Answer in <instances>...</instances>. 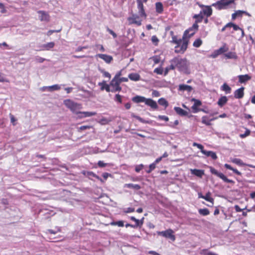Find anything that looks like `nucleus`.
I'll return each mask as SVG.
<instances>
[{"mask_svg": "<svg viewBox=\"0 0 255 255\" xmlns=\"http://www.w3.org/2000/svg\"><path fill=\"white\" fill-rule=\"evenodd\" d=\"M173 62L176 63V68L179 71L188 73V64L186 59L174 57Z\"/></svg>", "mask_w": 255, "mask_h": 255, "instance_id": "nucleus-1", "label": "nucleus"}, {"mask_svg": "<svg viewBox=\"0 0 255 255\" xmlns=\"http://www.w3.org/2000/svg\"><path fill=\"white\" fill-rule=\"evenodd\" d=\"M64 104L73 113H76L77 114H79V113L78 111L82 109L81 104L75 103L70 99L65 100L64 101Z\"/></svg>", "mask_w": 255, "mask_h": 255, "instance_id": "nucleus-2", "label": "nucleus"}, {"mask_svg": "<svg viewBox=\"0 0 255 255\" xmlns=\"http://www.w3.org/2000/svg\"><path fill=\"white\" fill-rule=\"evenodd\" d=\"M234 2V0H220L213 3L211 6L215 7L218 10L226 9L227 6Z\"/></svg>", "mask_w": 255, "mask_h": 255, "instance_id": "nucleus-3", "label": "nucleus"}, {"mask_svg": "<svg viewBox=\"0 0 255 255\" xmlns=\"http://www.w3.org/2000/svg\"><path fill=\"white\" fill-rule=\"evenodd\" d=\"M198 25L196 23H193L192 26L186 30L183 35V39L185 38H189L193 36L195 33L196 31L198 29Z\"/></svg>", "mask_w": 255, "mask_h": 255, "instance_id": "nucleus-4", "label": "nucleus"}, {"mask_svg": "<svg viewBox=\"0 0 255 255\" xmlns=\"http://www.w3.org/2000/svg\"><path fill=\"white\" fill-rule=\"evenodd\" d=\"M209 168H210V171L212 174H214L216 176L219 177V178L222 179L225 182L229 183H231V184L235 183L234 181L227 178V177L224 174H223L222 173L218 172L214 168L210 166L209 167Z\"/></svg>", "mask_w": 255, "mask_h": 255, "instance_id": "nucleus-5", "label": "nucleus"}, {"mask_svg": "<svg viewBox=\"0 0 255 255\" xmlns=\"http://www.w3.org/2000/svg\"><path fill=\"white\" fill-rule=\"evenodd\" d=\"M157 234L166 238L170 239L172 241L175 240V237L173 235V231L171 229H168L164 231L158 232Z\"/></svg>", "mask_w": 255, "mask_h": 255, "instance_id": "nucleus-6", "label": "nucleus"}, {"mask_svg": "<svg viewBox=\"0 0 255 255\" xmlns=\"http://www.w3.org/2000/svg\"><path fill=\"white\" fill-rule=\"evenodd\" d=\"M128 20L130 24H136L138 26L141 24V20L139 19V17L136 14H132L131 16L128 18Z\"/></svg>", "mask_w": 255, "mask_h": 255, "instance_id": "nucleus-7", "label": "nucleus"}, {"mask_svg": "<svg viewBox=\"0 0 255 255\" xmlns=\"http://www.w3.org/2000/svg\"><path fill=\"white\" fill-rule=\"evenodd\" d=\"M187 38H185L184 39H183V38H182L181 39L182 41H183L182 44L181 46L180 47L179 49L176 48V49L175 50V52L176 53H178L181 52L183 53L187 49L188 44V42H189V40H188V39H187Z\"/></svg>", "mask_w": 255, "mask_h": 255, "instance_id": "nucleus-8", "label": "nucleus"}, {"mask_svg": "<svg viewBox=\"0 0 255 255\" xmlns=\"http://www.w3.org/2000/svg\"><path fill=\"white\" fill-rule=\"evenodd\" d=\"M37 12L39 14L38 17L41 21L48 22L50 20V16L48 12L43 10H39Z\"/></svg>", "mask_w": 255, "mask_h": 255, "instance_id": "nucleus-9", "label": "nucleus"}, {"mask_svg": "<svg viewBox=\"0 0 255 255\" xmlns=\"http://www.w3.org/2000/svg\"><path fill=\"white\" fill-rule=\"evenodd\" d=\"M192 101L194 102L193 105L191 107L192 112L194 113H197L199 112V108L198 107L201 106L202 102L199 100H197L194 98H193Z\"/></svg>", "mask_w": 255, "mask_h": 255, "instance_id": "nucleus-10", "label": "nucleus"}, {"mask_svg": "<svg viewBox=\"0 0 255 255\" xmlns=\"http://www.w3.org/2000/svg\"><path fill=\"white\" fill-rule=\"evenodd\" d=\"M104 60L107 63H110L113 60V58L112 56L105 54H98L96 56Z\"/></svg>", "mask_w": 255, "mask_h": 255, "instance_id": "nucleus-11", "label": "nucleus"}, {"mask_svg": "<svg viewBox=\"0 0 255 255\" xmlns=\"http://www.w3.org/2000/svg\"><path fill=\"white\" fill-rule=\"evenodd\" d=\"M145 104L150 107L152 109L156 110L158 108L156 102L151 99H146Z\"/></svg>", "mask_w": 255, "mask_h": 255, "instance_id": "nucleus-12", "label": "nucleus"}, {"mask_svg": "<svg viewBox=\"0 0 255 255\" xmlns=\"http://www.w3.org/2000/svg\"><path fill=\"white\" fill-rule=\"evenodd\" d=\"M193 90V88L189 85L185 84H180L178 87V90L180 91H187L188 93L191 92Z\"/></svg>", "mask_w": 255, "mask_h": 255, "instance_id": "nucleus-13", "label": "nucleus"}, {"mask_svg": "<svg viewBox=\"0 0 255 255\" xmlns=\"http://www.w3.org/2000/svg\"><path fill=\"white\" fill-rule=\"evenodd\" d=\"M244 88L241 87L237 90H236L234 92V97L236 99H241L244 97Z\"/></svg>", "mask_w": 255, "mask_h": 255, "instance_id": "nucleus-14", "label": "nucleus"}, {"mask_svg": "<svg viewBox=\"0 0 255 255\" xmlns=\"http://www.w3.org/2000/svg\"><path fill=\"white\" fill-rule=\"evenodd\" d=\"M174 110L176 113L180 116L183 117L188 116V112L183 110L180 107H175Z\"/></svg>", "mask_w": 255, "mask_h": 255, "instance_id": "nucleus-15", "label": "nucleus"}, {"mask_svg": "<svg viewBox=\"0 0 255 255\" xmlns=\"http://www.w3.org/2000/svg\"><path fill=\"white\" fill-rule=\"evenodd\" d=\"M190 171L192 174L195 175L197 177L201 178L203 175L204 174V171L203 170L201 169H190Z\"/></svg>", "mask_w": 255, "mask_h": 255, "instance_id": "nucleus-16", "label": "nucleus"}, {"mask_svg": "<svg viewBox=\"0 0 255 255\" xmlns=\"http://www.w3.org/2000/svg\"><path fill=\"white\" fill-rule=\"evenodd\" d=\"M202 153L207 156H210L214 160H215L217 158L216 153L213 151H207L203 149V151H202Z\"/></svg>", "mask_w": 255, "mask_h": 255, "instance_id": "nucleus-17", "label": "nucleus"}, {"mask_svg": "<svg viewBox=\"0 0 255 255\" xmlns=\"http://www.w3.org/2000/svg\"><path fill=\"white\" fill-rule=\"evenodd\" d=\"M193 18L195 19V21L194 23L198 24V23L201 22L203 20L204 16L202 14V11H200V13L194 14L193 16Z\"/></svg>", "mask_w": 255, "mask_h": 255, "instance_id": "nucleus-18", "label": "nucleus"}, {"mask_svg": "<svg viewBox=\"0 0 255 255\" xmlns=\"http://www.w3.org/2000/svg\"><path fill=\"white\" fill-rule=\"evenodd\" d=\"M146 99L144 97L137 95L132 98V101L135 103H145Z\"/></svg>", "mask_w": 255, "mask_h": 255, "instance_id": "nucleus-19", "label": "nucleus"}, {"mask_svg": "<svg viewBox=\"0 0 255 255\" xmlns=\"http://www.w3.org/2000/svg\"><path fill=\"white\" fill-rule=\"evenodd\" d=\"M211 193L210 192H208L206 193L205 195L203 196L204 198H202V199H205L207 201H208L211 203V205H208V206L209 207H211L214 204V199L212 197H211Z\"/></svg>", "mask_w": 255, "mask_h": 255, "instance_id": "nucleus-20", "label": "nucleus"}, {"mask_svg": "<svg viewBox=\"0 0 255 255\" xmlns=\"http://www.w3.org/2000/svg\"><path fill=\"white\" fill-rule=\"evenodd\" d=\"M201 11H202V14L203 13L204 15H206L207 17L210 16L212 14V9L211 6H205V8Z\"/></svg>", "mask_w": 255, "mask_h": 255, "instance_id": "nucleus-21", "label": "nucleus"}, {"mask_svg": "<svg viewBox=\"0 0 255 255\" xmlns=\"http://www.w3.org/2000/svg\"><path fill=\"white\" fill-rule=\"evenodd\" d=\"M128 78L133 81H137L140 80V75L136 73H132L128 75Z\"/></svg>", "mask_w": 255, "mask_h": 255, "instance_id": "nucleus-22", "label": "nucleus"}, {"mask_svg": "<svg viewBox=\"0 0 255 255\" xmlns=\"http://www.w3.org/2000/svg\"><path fill=\"white\" fill-rule=\"evenodd\" d=\"M124 188H132L136 190H139L141 188V187L138 184H134L132 183H127L125 184L124 186Z\"/></svg>", "mask_w": 255, "mask_h": 255, "instance_id": "nucleus-23", "label": "nucleus"}, {"mask_svg": "<svg viewBox=\"0 0 255 255\" xmlns=\"http://www.w3.org/2000/svg\"><path fill=\"white\" fill-rule=\"evenodd\" d=\"M238 77L239 82L241 83H245L251 79V77L248 74L239 75Z\"/></svg>", "mask_w": 255, "mask_h": 255, "instance_id": "nucleus-24", "label": "nucleus"}, {"mask_svg": "<svg viewBox=\"0 0 255 255\" xmlns=\"http://www.w3.org/2000/svg\"><path fill=\"white\" fill-rule=\"evenodd\" d=\"M137 8L138 9V13L140 16L145 17L146 16L143 8L142 3H137Z\"/></svg>", "mask_w": 255, "mask_h": 255, "instance_id": "nucleus-25", "label": "nucleus"}, {"mask_svg": "<svg viewBox=\"0 0 255 255\" xmlns=\"http://www.w3.org/2000/svg\"><path fill=\"white\" fill-rule=\"evenodd\" d=\"M79 114L82 115V116H80L81 118L90 117L95 116L97 114L96 112H79Z\"/></svg>", "mask_w": 255, "mask_h": 255, "instance_id": "nucleus-26", "label": "nucleus"}, {"mask_svg": "<svg viewBox=\"0 0 255 255\" xmlns=\"http://www.w3.org/2000/svg\"><path fill=\"white\" fill-rule=\"evenodd\" d=\"M98 84L99 86H101V90H106L108 92L111 91L109 86L106 83L105 81H103L102 82H100Z\"/></svg>", "mask_w": 255, "mask_h": 255, "instance_id": "nucleus-27", "label": "nucleus"}, {"mask_svg": "<svg viewBox=\"0 0 255 255\" xmlns=\"http://www.w3.org/2000/svg\"><path fill=\"white\" fill-rule=\"evenodd\" d=\"M156 11L158 13H162L163 11V4L161 2H157L155 3Z\"/></svg>", "mask_w": 255, "mask_h": 255, "instance_id": "nucleus-28", "label": "nucleus"}, {"mask_svg": "<svg viewBox=\"0 0 255 255\" xmlns=\"http://www.w3.org/2000/svg\"><path fill=\"white\" fill-rule=\"evenodd\" d=\"M172 41H171L172 43H173L174 44H177V46H175V49L176 48H179V45L182 42V39H178L177 38V37L175 35H173L172 37Z\"/></svg>", "mask_w": 255, "mask_h": 255, "instance_id": "nucleus-29", "label": "nucleus"}, {"mask_svg": "<svg viewBox=\"0 0 255 255\" xmlns=\"http://www.w3.org/2000/svg\"><path fill=\"white\" fill-rule=\"evenodd\" d=\"M227 101L228 99L227 97L222 96L219 99L218 101V104L220 107H222L224 105L226 104Z\"/></svg>", "mask_w": 255, "mask_h": 255, "instance_id": "nucleus-30", "label": "nucleus"}, {"mask_svg": "<svg viewBox=\"0 0 255 255\" xmlns=\"http://www.w3.org/2000/svg\"><path fill=\"white\" fill-rule=\"evenodd\" d=\"M43 88H47L48 91H57L60 89L61 87L60 85L58 84H55L52 86H45L43 87Z\"/></svg>", "mask_w": 255, "mask_h": 255, "instance_id": "nucleus-31", "label": "nucleus"}, {"mask_svg": "<svg viewBox=\"0 0 255 255\" xmlns=\"http://www.w3.org/2000/svg\"><path fill=\"white\" fill-rule=\"evenodd\" d=\"M115 81L113 82V80L111 81L110 85L114 87V88L111 90L112 92H115L117 91H120L122 90V88L120 86V85H116L115 84Z\"/></svg>", "mask_w": 255, "mask_h": 255, "instance_id": "nucleus-32", "label": "nucleus"}, {"mask_svg": "<svg viewBox=\"0 0 255 255\" xmlns=\"http://www.w3.org/2000/svg\"><path fill=\"white\" fill-rule=\"evenodd\" d=\"M225 57L228 59H237L238 56L235 52H229L225 54Z\"/></svg>", "mask_w": 255, "mask_h": 255, "instance_id": "nucleus-33", "label": "nucleus"}, {"mask_svg": "<svg viewBox=\"0 0 255 255\" xmlns=\"http://www.w3.org/2000/svg\"><path fill=\"white\" fill-rule=\"evenodd\" d=\"M243 12H245L244 10H238L236 11L232 14V19L234 20L237 16H242Z\"/></svg>", "mask_w": 255, "mask_h": 255, "instance_id": "nucleus-34", "label": "nucleus"}, {"mask_svg": "<svg viewBox=\"0 0 255 255\" xmlns=\"http://www.w3.org/2000/svg\"><path fill=\"white\" fill-rule=\"evenodd\" d=\"M221 89L225 91L226 94H230L231 92V88L227 83H224L222 86Z\"/></svg>", "mask_w": 255, "mask_h": 255, "instance_id": "nucleus-35", "label": "nucleus"}, {"mask_svg": "<svg viewBox=\"0 0 255 255\" xmlns=\"http://www.w3.org/2000/svg\"><path fill=\"white\" fill-rule=\"evenodd\" d=\"M214 119H215L214 118H213V119L210 120L209 121H208V120H208L207 116H203L202 118V123L207 126H211V124L210 122L213 121Z\"/></svg>", "mask_w": 255, "mask_h": 255, "instance_id": "nucleus-36", "label": "nucleus"}, {"mask_svg": "<svg viewBox=\"0 0 255 255\" xmlns=\"http://www.w3.org/2000/svg\"><path fill=\"white\" fill-rule=\"evenodd\" d=\"M131 116L132 117L135 118L137 120H138L140 122L143 123V124H150L151 122L150 121H146V120L143 119L142 118H141V117H140L139 116H136V115H134V114H132Z\"/></svg>", "mask_w": 255, "mask_h": 255, "instance_id": "nucleus-37", "label": "nucleus"}, {"mask_svg": "<svg viewBox=\"0 0 255 255\" xmlns=\"http://www.w3.org/2000/svg\"><path fill=\"white\" fill-rule=\"evenodd\" d=\"M158 103L160 105L164 106L165 108L168 106V102L163 98L159 99L158 101Z\"/></svg>", "mask_w": 255, "mask_h": 255, "instance_id": "nucleus-38", "label": "nucleus"}, {"mask_svg": "<svg viewBox=\"0 0 255 255\" xmlns=\"http://www.w3.org/2000/svg\"><path fill=\"white\" fill-rule=\"evenodd\" d=\"M54 45L55 43L54 42H50L46 44H43V47L46 50H49L51 48H53Z\"/></svg>", "mask_w": 255, "mask_h": 255, "instance_id": "nucleus-39", "label": "nucleus"}, {"mask_svg": "<svg viewBox=\"0 0 255 255\" xmlns=\"http://www.w3.org/2000/svg\"><path fill=\"white\" fill-rule=\"evenodd\" d=\"M233 28L234 30H239L241 31V35L240 38H242L244 36L245 33H244V31L243 29H242L241 28H240L238 25L234 23Z\"/></svg>", "mask_w": 255, "mask_h": 255, "instance_id": "nucleus-40", "label": "nucleus"}, {"mask_svg": "<svg viewBox=\"0 0 255 255\" xmlns=\"http://www.w3.org/2000/svg\"><path fill=\"white\" fill-rule=\"evenodd\" d=\"M128 78L126 77L118 78L115 81V84L116 85H120L123 82H128Z\"/></svg>", "mask_w": 255, "mask_h": 255, "instance_id": "nucleus-41", "label": "nucleus"}, {"mask_svg": "<svg viewBox=\"0 0 255 255\" xmlns=\"http://www.w3.org/2000/svg\"><path fill=\"white\" fill-rule=\"evenodd\" d=\"M199 213L203 216H207L209 214V210L207 208L200 209L198 211Z\"/></svg>", "mask_w": 255, "mask_h": 255, "instance_id": "nucleus-42", "label": "nucleus"}, {"mask_svg": "<svg viewBox=\"0 0 255 255\" xmlns=\"http://www.w3.org/2000/svg\"><path fill=\"white\" fill-rule=\"evenodd\" d=\"M110 225L112 226H118L119 227H123L124 226L123 221H119L117 222L113 221L110 223Z\"/></svg>", "mask_w": 255, "mask_h": 255, "instance_id": "nucleus-43", "label": "nucleus"}, {"mask_svg": "<svg viewBox=\"0 0 255 255\" xmlns=\"http://www.w3.org/2000/svg\"><path fill=\"white\" fill-rule=\"evenodd\" d=\"M202 43V40L200 38H198V39H197L193 42V45L195 47H197H197H199L201 45Z\"/></svg>", "mask_w": 255, "mask_h": 255, "instance_id": "nucleus-44", "label": "nucleus"}, {"mask_svg": "<svg viewBox=\"0 0 255 255\" xmlns=\"http://www.w3.org/2000/svg\"><path fill=\"white\" fill-rule=\"evenodd\" d=\"M99 71L103 74L104 77L109 78V79L111 78V74L109 72L105 71L104 69L100 68H99Z\"/></svg>", "mask_w": 255, "mask_h": 255, "instance_id": "nucleus-45", "label": "nucleus"}, {"mask_svg": "<svg viewBox=\"0 0 255 255\" xmlns=\"http://www.w3.org/2000/svg\"><path fill=\"white\" fill-rule=\"evenodd\" d=\"M201 254L203 255H218L217 254L214 253L208 252V250L206 249L202 250Z\"/></svg>", "mask_w": 255, "mask_h": 255, "instance_id": "nucleus-46", "label": "nucleus"}, {"mask_svg": "<svg viewBox=\"0 0 255 255\" xmlns=\"http://www.w3.org/2000/svg\"><path fill=\"white\" fill-rule=\"evenodd\" d=\"M228 48L224 46L220 47L219 49L216 50L217 54H221L226 51H227Z\"/></svg>", "mask_w": 255, "mask_h": 255, "instance_id": "nucleus-47", "label": "nucleus"}, {"mask_svg": "<svg viewBox=\"0 0 255 255\" xmlns=\"http://www.w3.org/2000/svg\"><path fill=\"white\" fill-rule=\"evenodd\" d=\"M150 59L153 60V61L154 62V63L155 64H158V63H159V62L160 61V58L158 55L154 56L151 57Z\"/></svg>", "mask_w": 255, "mask_h": 255, "instance_id": "nucleus-48", "label": "nucleus"}, {"mask_svg": "<svg viewBox=\"0 0 255 255\" xmlns=\"http://www.w3.org/2000/svg\"><path fill=\"white\" fill-rule=\"evenodd\" d=\"M173 61H174V58L171 59L170 61V66H169L168 67L170 70H174L176 68V63H174V62H173Z\"/></svg>", "mask_w": 255, "mask_h": 255, "instance_id": "nucleus-49", "label": "nucleus"}, {"mask_svg": "<svg viewBox=\"0 0 255 255\" xmlns=\"http://www.w3.org/2000/svg\"><path fill=\"white\" fill-rule=\"evenodd\" d=\"M83 174L86 176H87L88 177H90L91 176H92V177H94V176L95 175V173H94L92 171H83Z\"/></svg>", "mask_w": 255, "mask_h": 255, "instance_id": "nucleus-50", "label": "nucleus"}, {"mask_svg": "<svg viewBox=\"0 0 255 255\" xmlns=\"http://www.w3.org/2000/svg\"><path fill=\"white\" fill-rule=\"evenodd\" d=\"M251 133V131L249 129H246V131L243 134H240V137L242 138H245L247 136L249 135Z\"/></svg>", "mask_w": 255, "mask_h": 255, "instance_id": "nucleus-51", "label": "nucleus"}, {"mask_svg": "<svg viewBox=\"0 0 255 255\" xmlns=\"http://www.w3.org/2000/svg\"><path fill=\"white\" fill-rule=\"evenodd\" d=\"M151 41L155 45H157L159 42V40L155 35H153L151 37Z\"/></svg>", "mask_w": 255, "mask_h": 255, "instance_id": "nucleus-52", "label": "nucleus"}, {"mask_svg": "<svg viewBox=\"0 0 255 255\" xmlns=\"http://www.w3.org/2000/svg\"><path fill=\"white\" fill-rule=\"evenodd\" d=\"M115 101L120 103H122V96L119 94H116L114 98Z\"/></svg>", "mask_w": 255, "mask_h": 255, "instance_id": "nucleus-53", "label": "nucleus"}, {"mask_svg": "<svg viewBox=\"0 0 255 255\" xmlns=\"http://www.w3.org/2000/svg\"><path fill=\"white\" fill-rule=\"evenodd\" d=\"M193 146L197 147L199 149H200L201 150V152H202V151H203V150L204 149V147L202 144L196 143V142H194L193 143Z\"/></svg>", "mask_w": 255, "mask_h": 255, "instance_id": "nucleus-54", "label": "nucleus"}, {"mask_svg": "<svg viewBox=\"0 0 255 255\" xmlns=\"http://www.w3.org/2000/svg\"><path fill=\"white\" fill-rule=\"evenodd\" d=\"M8 80H7L3 75L0 72V82H8Z\"/></svg>", "mask_w": 255, "mask_h": 255, "instance_id": "nucleus-55", "label": "nucleus"}, {"mask_svg": "<svg viewBox=\"0 0 255 255\" xmlns=\"http://www.w3.org/2000/svg\"><path fill=\"white\" fill-rule=\"evenodd\" d=\"M143 167V165L142 164L137 165L135 166V171L136 172H139L142 169Z\"/></svg>", "mask_w": 255, "mask_h": 255, "instance_id": "nucleus-56", "label": "nucleus"}, {"mask_svg": "<svg viewBox=\"0 0 255 255\" xmlns=\"http://www.w3.org/2000/svg\"><path fill=\"white\" fill-rule=\"evenodd\" d=\"M158 119L159 120H164L166 122H167L169 121L168 117L167 116H165L159 115L158 116Z\"/></svg>", "mask_w": 255, "mask_h": 255, "instance_id": "nucleus-57", "label": "nucleus"}, {"mask_svg": "<svg viewBox=\"0 0 255 255\" xmlns=\"http://www.w3.org/2000/svg\"><path fill=\"white\" fill-rule=\"evenodd\" d=\"M107 31H108L109 32V33H110L111 34H112L113 35L114 38L117 37V34L114 31H113L112 29H110L109 27H107Z\"/></svg>", "mask_w": 255, "mask_h": 255, "instance_id": "nucleus-58", "label": "nucleus"}, {"mask_svg": "<svg viewBox=\"0 0 255 255\" xmlns=\"http://www.w3.org/2000/svg\"><path fill=\"white\" fill-rule=\"evenodd\" d=\"M233 161L234 163H235L238 165H242L243 164L242 161L240 159H239V158H235L233 160Z\"/></svg>", "mask_w": 255, "mask_h": 255, "instance_id": "nucleus-59", "label": "nucleus"}, {"mask_svg": "<svg viewBox=\"0 0 255 255\" xmlns=\"http://www.w3.org/2000/svg\"><path fill=\"white\" fill-rule=\"evenodd\" d=\"M92 128V127L90 126H82L79 128V129L81 130H86L87 129H90Z\"/></svg>", "mask_w": 255, "mask_h": 255, "instance_id": "nucleus-60", "label": "nucleus"}, {"mask_svg": "<svg viewBox=\"0 0 255 255\" xmlns=\"http://www.w3.org/2000/svg\"><path fill=\"white\" fill-rule=\"evenodd\" d=\"M61 29H60L59 30H49L48 32H47V35H50L51 34H52L54 32H59L60 31H61Z\"/></svg>", "mask_w": 255, "mask_h": 255, "instance_id": "nucleus-61", "label": "nucleus"}, {"mask_svg": "<svg viewBox=\"0 0 255 255\" xmlns=\"http://www.w3.org/2000/svg\"><path fill=\"white\" fill-rule=\"evenodd\" d=\"M152 95L153 97H158L160 96V94L158 91L156 90H153L152 93Z\"/></svg>", "mask_w": 255, "mask_h": 255, "instance_id": "nucleus-62", "label": "nucleus"}, {"mask_svg": "<svg viewBox=\"0 0 255 255\" xmlns=\"http://www.w3.org/2000/svg\"><path fill=\"white\" fill-rule=\"evenodd\" d=\"M107 163H104L103 161H99L98 162V165L100 167H104L107 165Z\"/></svg>", "mask_w": 255, "mask_h": 255, "instance_id": "nucleus-63", "label": "nucleus"}, {"mask_svg": "<svg viewBox=\"0 0 255 255\" xmlns=\"http://www.w3.org/2000/svg\"><path fill=\"white\" fill-rule=\"evenodd\" d=\"M154 72L158 74H162V69L159 68H156L154 69Z\"/></svg>", "mask_w": 255, "mask_h": 255, "instance_id": "nucleus-64", "label": "nucleus"}]
</instances>
